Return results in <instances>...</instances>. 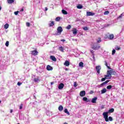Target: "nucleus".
I'll return each mask as SVG.
<instances>
[{"mask_svg": "<svg viewBox=\"0 0 124 124\" xmlns=\"http://www.w3.org/2000/svg\"><path fill=\"white\" fill-rule=\"evenodd\" d=\"M116 73L113 70H108L107 72V75H105V78L101 79L102 82L105 81L106 79H111L112 78V75H116Z\"/></svg>", "mask_w": 124, "mask_h": 124, "instance_id": "nucleus-1", "label": "nucleus"}, {"mask_svg": "<svg viewBox=\"0 0 124 124\" xmlns=\"http://www.w3.org/2000/svg\"><path fill=\"white\" fill-rule=\"evenodd\" d=\"M108 112H105L103 113V116H104V118L105 119V121L106 122H109V119H108Z\"/></svg>", "mask_w": 124, "mask_h": 124, "instance_id": "nucleus-2", "label": "nucleus"}, {"mask_svg": "<svg viewBox=\"0 0 124 124\" xmlns=\"http://www.w3.org/2000/svg\"><path fill=\"white\" fill-rule=\"evenodd\" d=\"M96 70L98 74H100V70H101V66L98 65L96 66Z\"/></svg>", "mask_w": 124, "mask_h": 124, "instance_id": "nucleus-3", "label": "nucleus"}, {"mask_svg": "<svg viewBox=\"0 0 124 124\" xmlns=\"http://www.w3.org/2000/svg\"><path fill=\"white\" fill-rule=\"evenodd\" d=\"M62 31V28L61 26L58 27L57 28V33H59V34H61Z\"/></svg>", "mask_w": 124, "mask_h": 124, "instance_id": "nucleus-4", "label": "nucleus"}, {"mask_svg": "<svg viewBox=\"0 0 124 124\" xmlns=\"http://www.w3.org/2000/svg\"><path fill=\"white\" fill-rule=\"evenodd\" d=\"M91 48L93 49V50H98V49L100 48V46H93Z\"/></svg>", "mask_w": 124, "mask_h": 124, "instance_id": "nucleus-5", "label": "nucleus"}, {"mask_svg": "<svg viewBox=\"0 0 124 124\" xmlns=\"http://www.w3.org/2000/svg\"><path fill=\"white\" fill-rule=\"evenodd\" d=\"M31 55H33V56H37L38 55V51H37V50H34L31 51Z\"/></svg>", "mask_w": 124, "mask_h": 124, "instance_id": "nucleus-6", "label": "nucleus"}, {"mask_svg": "<svg viewBox=\"0 0 124 124\" xmlns=\"http://www.w3.org/2000/svg\"><path fill=\"white\" fill-rule=\"evenodd\" d=\"M79 95L81 97H83V96H85V95H86V91H81L79 93Z\"/></svg>", "mask_w": 124, "mask_h": 124, "instance_id": "nucleus-7", "label": "nucleus"}, {"mask_svg": "<svg viewBox=\"0 0 124 124\" xmlns=\"http://www.w3.org/2000/svg\"><path fill=\"white\" fill-rule=\"evenodd\" d=\"M63 87H64V84L62 83H61L58 86V89L59 90H62V89H63Z\"/></svg>", "mask_w": 124, "mask_h": 124, "instance_id": "nucleus-8", "label": "nucleus"}, {"mask_svg": "<svg viewBox=\"0 0 124 124\" xmlns=\"http://www.w3.org/2000/svg\"><path fill=\"white\" fill-rule=\"evenodd\" d=\"M86 15L87 16H93V15H94V13H92V12H87Z\"/></svg>", "mask_w": 124, "mask_h": 124, "instance_id": "nucleus-9", "label": "nucleus"}, {"mask_svg": "<svg viewBox=\"0 0 124 124\" xmlns=\"http://www.w3.org/2000/svg\"><path fill=\"white\" fill-rule=\"evenodd\" d=\"M70 64V63L69 62V61L66 60L65 61V62L64 63V65H65V66H69Z\"/></svg>", "mask_w": 124, "mask_h": 124, "instance_id": "nucleus-10", "label": "nucleus"}, {"mask_svg": "<svg viewBox=\"0 0 124 124\" xmlns=\"http://www.w3.org/2000/svg\"><path fill=\"white\" fill-rule=\"evenodd\" d=\"M50 59H51V60H52V61L53 62H57V59L54 56H50Z\"/></svg>", "mask_w": 124, "mask_h": 124, "instance_id": "nucleus-11", "label": "nucleus"}, {"mask_svg": "<svg viewBox=\"0 0 124 124\" xmlns=\"http://www.w3.org/2000/svg\"><path fill=\"white\" fill-rule=\"evenodd\" d=\"M97 100V97H95L94 98H93L91 101L92 103H96V101Z\"/></svg>", "mask_w": 124, "mask_h": 124, "instance_id": "nucleus-12", "label": "nucleus"}, {"mask_svg": "<svg viewBox=\"0 0 124 124\" xmlns=\"http://www.w3.org/2000/svg\"><path fill=\"white\" fill-rule=\"evenodd\" d=\"M46 69L47 70H48V71H50V70H53V68L51 66L48 65L46 66Z\"/></svg>", "mask_w": 124, "mask_h": 124, "instance_id": "nucleus-13", "label": "nucleus"}, {"mask_svg": "<svg viewBox=\"0 0 124 124\" xmlns=\"http://www.w3.org/2000/svg\"><path fill=\"white\" fill-rule=\"evenodd\" d=\"M50 23L48 24L49 27H53L55 25V22L53 21H50Z\"/></svg>", "mask_w": 124, "mask_h": 124, "instance_id": "nucleus-14", "label": "nucleus"}, {"mask_svg": "<svg viewBox=\"0 0 124 124\" xmlns=\"http://www.w3.org/2000/svg\"><path fill=\"white\" fill-rule=\"evenodd\" d=\"M73 34L76 35L77 34V29L76 28H74L72 30Z\"/></svg>", "mask_w": 124, "mask_h": 124, "instance_id": "nucleus-15", "label": "nucleus"}, {"mask_svg": "<svg viewBox=\"0 0 124 124\" xmlns=\"http://www.w3.org/2000/svg\"><path fill=\"white\" fill-rule=\"evenodd\" d=\"M59 50L63 53L64 52V48L63 46H60L59 47Z\"/></svg>", "mask_w": 124, "mask_h": 124, "instance_id": "nucleus-16", "label": "nucleus"}, {"mask_svg": "<svg viewBox=\"0 0 124 124\" xmlns=\"http://www.w3.org/2000/svg\"><path fill=\"white\" fill-rule=\"evenodd\" d=\"M110 81V80H106V81L103 82L101 85V86H104V85H106V84H108V83H109V81Z\"/></svg>", "mask_w": 124, "mask_h": 124, "instance_id": "nucleus-17", "label": "nucleus"}, {"mask_svg": "<svg viewBox=\"0 0 124 124\" xmlns=\"http://www.w3.org/2000/svg\"><path fill=\"white\" fill-rule=\"evenodd\" d=\"M107 92V89L106 88H104L101 90V93L102 94H103V93H105Z\"/></svg>", "mask_w": 124, "mask_h": 124, "instance_id": "nucleus-18", "label": "nucleus"}, {"mask_svg": "<svg viewBox=\"0 0 124 124\" xmlns=\"http://www.w3.org/2000/svg\"><path fill=\"white\" fill-rule=\"evenodd\" d=\"M104 62H105V65H106V66H107V67H108V69H111V67H110V66H109L108 65V63H107V61H104Z\"/></svg>", "mask_w": 124, "mask_h": 124, "instance_id": "nucleus-19", "label": "nucleus"}, {"mask_svg": "<svg viewBox=\"0 0 124 124\" xmlns=\"http://www.w3.org/2000/svg\"><path fill=\"white\" fill-rule=\"evenodd\" d=\"M108 38L109 39L112 40L114 39V34H111L109 35Z\"/></svg>", "mask_w": 124, "mask_h": 124, "instance_id": "nucleus-20", "label": "nucleus"}, {"mask_svg": "<svg viewBox=\"0 0 124 124\" xmlns=\"http://www.w3.org/2000/svg\"><path fill=\"white\" fill-rule=\"evenodd\" d=\"M77 8L78 9H82V8H83V6H82L81 4H78V6H77Z\"/></svg>", "mask_w": 124, "mask_h": 124, "instance_id": "nucleus-21", "label": "nucleus"}, {"mask_svg": "<svg viewBox=\"0 0 124 124\" xmlns=\"http://www.w3.org/2000/svg\"><path fill=\"white\" fill-rule=\"evenodd\" d=\"M78 65L80 67H84V63L83 62H80Z\"/></svg>", "mask_w": 124, "mask_h": 124, "instance_id": "nucleus-22", "label": "nucleus"}, {"mask_svg": "<svg viewBox=\"0 0 124 124\" xmlns=\"http://www.w3.org/2000/svg\"><path fill=\"white\" fill-rule=\"evenodd\" d=\"M58 109L59 111H62V110H63V107H62V106H60L58 108Z\"/></svg>", "mask_w": 124, "mask_h": 124, "instance_id": "nucleus-23", "label": "nucleus"}, {"mask_svg": "<svg viewBox=\"0 0 124 124\" xmlns=\"http://www.w3.org/2000/svg\"><path fill=\"white\" fill-rule=\"evenodd\" d=\"M8 3L11 4V3H13L14 2V0H7Z\"/></svg>", "mask_w": 124, "mask_h": 124, "instance_id": "nucleus-24", "label": "nucleus"}, {"mask_svg": "<svg viewBox=\"0 0 124 124\" xmlns=\"http://www.w3.org/2000/svg\"><path fill=\"white\" fill-rule=\"evenodd\" d=\"M114 111V108H112L108 110V112H107L109 114V113H113Z\"/></svg>", "mask_w": 124, "mask_h": 124, "instance_id": "nucleus-25", "label": "nucleus"}, {"mask_svg": "<svg viewBox=\"0 0 124 124\" xmlns=\"http://www.w3.org/2000/svg\"><path fill=\"white\" fill-rule=\"evenodd\" d=\"M62 12L63 14H64V15H66V14H67V12L65 10H62Z\"/></svg>", "mask_w": 124, "mask_h": 124, "instance_id": "nucleus-26", "label": "nucleus"}, {"mask_svg": "<svg viewBox=\"0 0 124 124\" xmlns=\"http://www.w3.org/2000/svg\"><path fill=\"white\" fill-rule=\"evenodd\" d=\"M4 29H5L6 30H7V28L9 27V24L6 23V24L4 25Z\"/></svg>", "mask_w": 124, "mask_h": 124, "instance_id": "nucleus-27", "label": "nucleus"}, {"mask_svg": "<svg viewBox=\"0 0 124 124\" xmlns=\"http://www.w3.org/2000/svg\"><path fill=\"white\" fill-rule=\"evenodd\" d=\"M83 101H86L87 102H89V100H88V98H87L86 97H84L82 98Z\"/></svg>", "mask_w": 124, "mask_h": 124, "instance_id": "nucleus-28", "label": "nucleus"}, {"mask_svg": "<svg viewBox=\"0 0 124 124\" xmlns=\"http://www.w3.org/2000/svg\"><path fill=\"white\" fill-rule=\"evenodd\" d=\"M64 112V113H66V114H67V115H69V112H68V110H67V108H65Z\"/></svg>", "mask_w": 124, "mask_h": 124, "instance_id": "nucleus-29", "label": "nucleus"}, {"mask_svg": "<svg viewBox=\"0 0 124 124\" xmlns=\"http://www.w3.org/2000/svg\"><path fill=\"white\" fill-rule=\"evenodd\" d=\"M60 20H61V17H57L55 19V21H56V22H59Z\"/></svg>", "mask_w": 124, "mask_h": 124, "instance_id": "nucleus-30", "label": "nucleus"}, {"mask_svg": "<svg viewBox=\"0 0 124 124\" xmlns=\"http://www.w3.org/2000/svg\"><path fill=\"white\" fill-rule=\"evenodd\" d=\"M39 81H40V80H39L38 78H36L34 79V81L35 82H39Z\"/></svg>", "mask_w": 124, "mask_h": 124, "instance_id": "nucleus-31", "label": "nucleus"}, {"mask_svg": "<svg viewBox=\"0 0 124 124\" xmlns=\"http://www.w3.org/2000/svg\"><path fill=\"white\" fill-rule=\"evenodd\" d=\"M109 13H110L109 11H106L104 12V15H108V14H109Z\"/></svg>", "mask_w": 124, "mask_h": 124, "instance_id": "nucleus-32", "label": "nucleus"}, {"mask_svg": "<svg viewBox=\"0 0 124 124\" xmlns=\"http://www.w3.org/2000/svg\"><path fill=\"white\" fill-rule=\"evenodd\" d=\"M107 90H111L112 89V85H108L107 87Z\"/></svg>", "mask_w": 124, "mask_h": 124, "instance_id": "nucleus-33", "label": "nucleus"}, {"mask_svg": "<svg viewBox=\"0 0 124 124\" xmlns=\"http://www.w3.org/2000/svg\"><path fill=\"white\" fill-rule=\"evenodd\" d=\"M115 50H117V51H119V50H121V47H120L118 46H117L115 47Z\"/></svg>", "mask_w": 124, "mask_h": 124, "instance_id": "nucleus-34", "label": "nucleus"}, {"mask_svg": "<svg viewBox=\"0 0 124 124\" xmlns=\"http://www.w3.org/2000/svg\"><path fill=\"white\" fill-rule=\"evenodd\" d=\"M91 53L92 54V55L93 56V58L94 57V51L93 50H90Z\"/></svg>", "mask_w": 124, "mask_h": 124, "instance_id": "nucleus-35", "label": "nucleus"}, {"mask_svg": "<svg viewBox=\"0 0 124 124\" xmlns=\"http://www.w3.org/2000/svg\"><path fill=\"white\" fill-rule=\"evenodd\" d=\"M66 29H67V30H70V29H71V25H68Z\"/></svg>", "mask_w": 124, "mask_h": 124, "instance_id": "nucleus-36", "label": "nucleus"}, {"mask_svg": "<svg viewBox=\"0 0 124 124\" xmlns=\"http://www.w3.org/2000/svg\"><path fill=\"white\" fill-rule=\"evenodd\" d=\"M5 45L6 47H8V46H9V42L8 41L6 42Z\"/></svg>", "mask_w": 124, "mask_h": 124, "instance_id": "nucleus-37", "label": "nucleus"}, {"mask_svg": "<svg viewBox=\"0 0 124 124\" xmlns=\"http://www.w3.org/2000/svg\"><path fill=\"white\" fill-rule=\"evenodd\" d=\"M98 39V40L97 41V43H100V42H101V38L99 37Z\"/></svg>", "mask_w": 124, "mask_h": 124, "instance_id": "nucleus-38", "label": "nucleus"}, {"mask_svg": "<svg viewBox=\"0 0 124 124\" xmlns=\"http://www.w3.org/2000/svg\"><path fill=\"white\" fill-rule=\"evenodd\" d=\"M82 29L84 31H88V30H89V28L87 27H84Z\"/></svg>", "mask_w": 124, "mask_h": 124, "instance_id": "nucleus-39", "label": "nucleus"}, {"mask_svg": "<svg viewBox=\"0 0 124 124\" xmlns=\"http://www.w3.org/2000/svg\"><path fill=\"white\" fill-rule=\"evenodd\" d=\"M115 54H116V50L113 49L112 51V55H115Z\"/></svg>", "mask_w": 124, "mask_h": 124, "instance_id": "nucleus-40", "label": "nucleus"}, {"mask_svg": "<svg viewBox=\"0 0 124 124\" xmlns=\"http://www.w3.org/2000/svg\"><path fill=\"white\" fill-rule=\"evenodd\" d=\"M108 120H109V121H110V122H112V121H113V118H112V117L109 116L108 117Z\"/></svg>", "mask_w": 124, "mask_h": 124, "instance_id": "nucleus-41", "label": "nucleus"}, {"mask_svg": "<svg viewBox=\"0 0 124 124\" xmlns=\"http://www.w3.org/2000/svg\"><path fill=\"white\" fill-rule=\"evenodd\" d=\"M74 87L75 88H76V87H77V82H75L74 83Z\"/></svg>", "mask_w": 124, "mask_h": 124, "instance_id": "nucleus-42", "label": "nucleus"}, {"mask_svg": "<svg viewBox=\"0 0 124 124\" xmlns=\"http://www.w3.org/2000/svg\"><path fill=\"white\" fill-rule=\"evenodd\" d=\"M26 26L27 27H30L31 26V23H30V22H27L26 23Z\"/></svg>", "mask_w": 124, "mask_h": 124, "instance_id": "nucleus-43", "label": "nucleus"}, {"mask_svg": "<svg viewBox=\"0 0 124 124\" xmlns=\"http://www.w3.org/2000/svg\"><path fill=\"white\" fill-rule=\"evenodd\" d=\"M23 108V104H21V105L19 106V109L21 110Z\"/></svg>", "mask_w": 124, "mask_h": 124, "instance_id": "nucleus-44", "label": "nucleus"}, {"mask_svg": "<svg viewBox=\"0 0 124 124\" xmlns=\"http://www.w3.org/2000/svg\"><path fill=\"white\" fill-rule=\"evenodd\" d=\"M18 13H19V11H16L14 12L15 15H18Z\"/></svg>", "mask_w": 124, "mask_h": 124, "instance_id": "nucleus-45", "label": "nucleus"}, {"mask_svg": "<svg viewBox=\"0 0 124 124\" xmlns=\"http://www.w3.org/2000/svg\"><path fill=\"white\" fill-rule=\"evenodd\" d=\"M21 85H22V82H17L18 86H21Z\"/></svg>", "mask_w": 124, "mask_h": 124, "instance_id": "nucleus-46", "label": "nucleus"}, {"mask_svg": "<svg viewBox=\"0 0 124 124\" xmlns=\"http://www.w3.org/2000/svg\"><path fill=\"white\" fill-rule=\"evenodd\" d=\"M103 109H104V105H102L101 106V109L102 110Z\"/></svg>", "mask_w": 124, "mask_h": 124, "instance_id": "nucleus-47", "label": "nucleus"}, {"mask_svg": "<svg viewBox=\"0 0 124 124\" xmlns=\"http://www.w3.org/2000/svg\"><path fill=\"white\" fill-rule=\"evenodd\" d=\"M93 91H91L90 92V94H93Z\"/></svg>", "mask_w": 124, "mask_h": 124, "instance_id": "nucleus-48", "label": "nucleus"}, {"mask_svg": "<svg viewBox=\"0 0 124 124\" xmlns=\"http://www.w3.org/2000/svg\"><path fill=\"white\" fill-rule=\"evenodd\" d=\"M61 41H62V42H65V40H64V39H62V40H61Z\"/></svg>", "mask_w": 124, "mask_h": 124, "instance_id": "nucleus-49", "label": "nucleus"}, {"mask_svg": "<svg viewBox=\"0 0 124 124\" xmlns=\"http://www.w3.org/2000/svg\"><path fill=\"white\" fill-rule=\"evenodd\" d=\"M123 15L122 14V15H121L120 16H119V17H118V18H122V16Z\"/></svg>", "mask_w": 124, "mask_h": 124, "instance_id": "nucleus-50", "label": "nucleus"}, {"mask_svg": "<svg viewBox=\"0 0 124 124\" xmlns=\"http://www.w3.org/2000/svg\"><path fill=\"white\" fill-rule=\"evenodd\" d=\"M47 10H48V8H47V7L45 8V11H47Z\"/></svg>", "mask_w": 124, "mask_h": 124, "instance_id": "nucleus-51", "label": "nucleus"}, {"mask_svg": "<svg viewBox=\"0 0 124 124\" xmlns=\"http://www.w3.org/2000/svg\"><path fill=\"white\" fill-rule=\"evenodd\" d=\"M13 109H10V113H13Z\"/></svg>", "mask_w": 124, "mask_h": 124, "instance_id": "nucleus-52", "label": "nucleus"}, {"mask_svg": "<svg viewBox=\"0 0 124 124\" xmlns=\"http://www.w3.org/2000/svg\"><path fill=\"white\" fill-rule=\"evenodd\" d=\"M53 84H54V82H51V85H53Z\"/></svg>", "mask_w": 124, "mask_h": 124, "instance_id": "nucleus-53", "label": "nucleus"}, {"mask_svg": "<svg viewBox=\"0 0 124 124\" xmlns=\"http://www.w3.org/2000/svg\"><path fill=\"white\" fill-rule=\"evenodd\" d=\"M20 11H22V12L24 11V9L22 8V9L20 10Z\"/></svg>", "mask_w": 124, "mask_h": 124, "instance_id": "nucleus-54", "label": "nucleus"}, {"mask_svg": "<svg viewBox=\"0 0 124 124\" xmlns=\"http://www.w3.org/2000/svg\"><path fill=\"white\" fill-rule=\"evenodd\" d=\"M63 124H68L67 123H66V122H65V123H64Z\"/></svg>", "mask_w": 124, "mask_h": 124, "instance_id": "nucleus-55", "label": "nucleus"}, {"mask_svg": "<svg viewBox=\"0 0 124 124\" xmlns=\"http://www.w3.org/2000/svg\"><path fill=\"white\" fill-rule=\"evenodd\" d=\"M0 10H1V7L0 6Z\"/></svg>", "mask_w": 124, "mask_h": 124, "instance_id": "nucleus-56", "label": "nucleus"}, {"mask_svg": "<svg viewBox=\"0 0 124 124\" xmlns=\"http://www.w3.org/2000/svg\"><path fill=\"white\" fill-rule=\"evenodd\" d=\"M1 101L0 100V104H1Z\"/></svg>", "mask_w": 124, "mask_h": 124, "instance_id": "nucleus-57", "label": "nucleus"}, {"mask_svg": "<svg viewBox=\"0 0 124 124\" xmlns=\"http://www.w3.org/2000/svg\"><path fill=\"white\" fill-rule=\"evenodd\" d=\"M65 70H67V68H66V69H65Z\"/></svg>", "mask_w": 124, "mask_h": 124, "instance_id": "nucleus-58", "label": "nucleus"}, {"mask_svg": "<svg viewBox=\"0 0 124 124\" xmlns=\"http://www.w3.org/2000/svg\"><path fill=\"white\" fill-rule=\"evenodd\" d=\"M20 124L18 123V124Z\"/></svg>", "mask_w": 124, "mask_h": 124, "instance_id": "nucleus-59", "label": "nucleus"}]
</instances>
